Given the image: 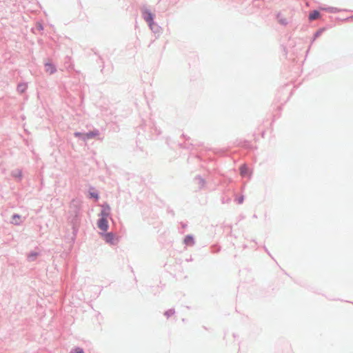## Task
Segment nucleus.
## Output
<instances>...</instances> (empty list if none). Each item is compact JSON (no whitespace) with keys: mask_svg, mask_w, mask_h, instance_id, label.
I'll use <instances>...</instances> for the list:
<instances>
[{"mask_svg":"<svg viewBox=\"0 0 353 353\" xmlns=\"http://www.w3.org/2000/svg\"><path fill=\"white\" fill-rule=\"evenodd\" d=\"M185 242L188 245H192L193 243V239L191 236H187L185 239Z\"/></svg>","mask_w":353,"mask_h":353,"instance_id":"obj_9","label":"nucleus"},{"mask_svg":"<svg viewBox=\"0 0 353 353\" xmlns=\"http://www.w3.org/2000/svg\"><path fill=\"white\" fill-rule=\"evenodd\" d=\"M74 134L76 137H81L82 135L80 132H76Z\"/></svg>","mask_w":353,"mask_h":353,"instance_id":"obj_12","label":"nucleus"},{"mask_svg":"<svg viewBox=\"0 0 353 353\" xmlns=\"http://www.w3.org/2000/svg\"><path fill=\"white\" fill-rule=\"evenodd\" d=\"M45 67L46 72L50 74L54 73L55 71L54 67L51 64H46Z\"/></svg>","mask_w":353,"mask_h":353,"instance_id":"obj_5","label":"nucleus"},{"mask_svg":"<svg viewBox=\"0 0 353 353\" xmlns=\"http://www.w3.org/2000/svg\"><path fill=\"white\" fill-rule=\"evenodd\" d=\"M16 217L19 218V216H13V219H14V218H16Z\"/></svg>","mask_w":353,"mask_h":353,"instance_id":"obj_13","label":"nucleus"},{"mask_svg":"<svg viewBox=\"0 0 353 353\" xmlns=\"http://www.w3.org/2000/svg\"><path fill=\"white\" fill-rule=\"evenodd\" d=\"M145 21L150 24L151 25L152 21H153V17H152V14L151 13H146L145 14Z\"/></svg>","mask_w":353,"mask_h":353,"instance_id":"obj_8","label":"nucleus"},{"mask_svg":"<svg viewBox=\"0 0 353 353\" xmlns=\"http://www.w3.org/2000/svg\"><path fill=\"white\" fill-rule=\"evenodd\" d=\"M75 353H84L83 349L80 348V347H77L75 350Z\"/></svg>","mask_w":353,"mask_h":353,"instance_id":"obj_10","label":"nucleus"},{"mask_svg":"<svg viewBox=\"0 0 353 353\" xmlns=\"http://www.w3.org/2000/svg\"><path fill=\"white\" fill-rule=\"evenodd\" d=\"M98 135V132H90L89 133L83 134L84 137L86 139H92Z\"/></svg>","mask_w":353,"mask_h":353,"instance_id":"obj_7","label":"nucleus"},{"mask_svg":"<svg viewBox=\"0 0 353 353\" xmlns=\"http://www.w3.org/2000/svg\"><path fill=\"white\" fill-rule=\"evenodd\" d=\"M102 236L108 243L115 244L118 241V238H117L112 232L102 234Z\"/></svg>","mask_w":353,"mask_h":353,"instance_id":"obj_1","label":"nucleus"},{"mask_svg":"<svg viewBox=\"0 0 353 353\" xmlns=\"http://www.w3.org/2000/svg\"><path fill=\"white\" fill-rule=\"evenodd\" d=\"M321 17V14L317 10H314L309 14L308 19L310 21H314Z\"/></svg>","mask_w":353,"mask_h":353,"instance_id":"obj_3","label":"nucleus"},{"mask_svg":"<svg viewBox=\"0 0 353 353\" xmlns=\"http://www.w3.org/2000/svg\"><path fill=\"white\" fill-rule=\"evenodd\" d=\"M240 174L242 176H245L246 175L250 176L248 168L245 165H242L240 167Z\"/></svg>","mask_w":353,"mask_h":353,"instance_id":"obj_4","label":"nucleus"},{"mask_svg":"<svg viewBox=\"0 0 353 353\" xmlns=\"http://www.w3.org/2000/svg\"><path fill=\"white\" fill-rule=\"evenodd\" d=\"M28 88V85L26 83H20L17 86V90L22 93L23 92Z\"/></svg>","mask_w":353,"mask_h":353,"instance_id":"obj_6","label":"nucleus"},{"mask_svg":"<svg viewBox=\"0 0 353 353\" xmlns=\"http://www.w3.org/2000/svg\"><path fill=\"white\" fill-rule=\"evenodd\" d=\"M98 227L100 230L105 232L108 229V222L105 217H102L98 221Z\"/></svg>","mask_w":353,"mask_h":353,"instance_id":"obj_2","label":"nucleus"},{"mask_svg":"<svg viewBox=\"0 0 353 353\" xmlns=\"http://www.w3.org/2000/svg\"><path fill=\"white\" fill-rule=\"evenodd\" d=\"M90 195L92 197H94L96 198L97 199H98V195L97 194H94V193H90Z\"/></svg>","mask_w":353,"mask_h":353,"instance_id":"obj_11","label":"nucleus"}]
</instances>
